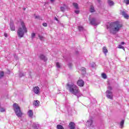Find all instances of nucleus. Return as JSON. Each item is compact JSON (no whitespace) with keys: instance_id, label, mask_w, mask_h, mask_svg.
I'll list each match as a JSON object with an SVG mask.
<instances>
[{"instance_id":"25","label":"nucleus","mask_w":129,"mask_h":129,"mask_svg":"<svg viewBox=\"0 0 129 129\" xmlns=\"http://www.w3.org/2000/svg\"><path fill=\"white\" fill-rule=\"evenodd\" d=\"M123 124H124V120H122L120 123V125L121 126V128H122V126H123Z\"/></svg>"},{"instance_id":"7","label":"nucleus","mask_w":129,"mask_h":129,"mask_svg":"<svg viewBox=\"0 0 129 129\" xmlns=\"http://www.w3.org/2000/svg\"><path fill=\"white\" fill-rule=\"evenodd\" d=\"M84 84L85 83L83 80L79 78V80L77 81V85H78V86H80V87H83L84 86Z\"/></svg>"},{"instance_id":"42","label":"nucleus","mask_w":129,"mask_h":129,"mask_svg":"<svg viewBox=\"0 0 129 129\" xmlns=\"http://www.w3.org/2000/svg\"><path fill=\"white\" fill-rule=\"evenodd\" d=\"M54 20H55V21H57V22H59V20H58V18H57V17H55V18H54Z\"/></svg>"},{"instance_id":"13","label":"nucleus","mask_w":129,"mask_h":129,"mask_svg":"<svg viewBox=\"0 0 129 129\" xmlns=\"http://www.w3.org/2000/svg\"><path fill=\"white\" fill-rule=\"evenodd\" d=\"M33 105L36 107H38V106H40V101L38 100H34L33 102Z\"/></svg>"},{"instance_id":"20","label":"nucleus","mask_w":129,"mask_h":129,"mask_svg":"<svg viewBox=\"0 0 129 129\" xmlns=\"http://www.w3.org/2000/svg\"><path fill=\"white\" fill-rule=\"evenodd\" d=\"M103 52L105 55V56H106V53L108 52V50H107V49H106V47H103Z\"/></svg>"},{"instance_id":"23","label":"nucleus","mask_w":129,"mask_h":129,"mask_svg":"<svg viewBox=\"0 0 129 129\" xmlns=\"http://www.w3.org/2000/svg\"><path fill=\"white\" fill-rule=\"evenodd\" d=\"M78 30H79V31H80V32H82V31H83V30H84V28H83V27H82L81 26H78Z\"/></svg>"},{"instance_id":"8","label":"nucleus","mask_w":129,"mask_h":129,"mask_svg":"<svg viewBox=\"0 0 129 129\" xmlns=\"http://www.w3.org/2000/svg\"><path fill=\"white\" fill-rule=\"evenodd\" d=\"M87 125H88V126H90L91 127H94V124L93 123V120L92 119H89L87 121L86 123Z\"/></svg>"},{"instance_id":"29","label":"nucleus","mask_w":129,"mask_h":129,"mask_svg":"<svg viewBox=\"0 0 129 129\" xmlns=\"http://www.w3.org/2000/svg\"><path fill=\"white\" fill-rule=\"evenodd\" d=\"M38 37H39V39H40V40L41 41H43V40H44V37L42 36V35H38Z\"/></svg>"},{"instance_id":"14","label":"nucleus","mask_w":129,"mask_h":129,"mask_svg":"<svg viewBox=\"0 0 129 129\" xmlns=\"http://www.w3.org/2000/svg\"><path fill=\"white\" fill-rule=\"evenodd\" d=\"M69 127L70 129H75V123L73 122H71L69 124Z\"/></svg>"},{"instance_id":"12","label":"nucleus","mask_w":129,"mask_h":129,"mask_svg":"<svg viewBox=\"0 0 129 129\" xmlns=\"http://www.w3.org/2000/svg\"><path fill=\"white\" fill-rule=\"evenodd\" d=\"M27 114L29 117L32 118L34 116V112H33V110H29V111L27 112Z\"/></svg>"},{"instance_id":"9","label":"nucleus","mask_w":129,"mask_h":129,"mask_svg":"<svg viewBox=\"0 0 129 129\" xmlns=\"http://www.w3.org/2000/svg\"><path fill=\"white\" fill-rule=\"evenodd\" d=\"M10 29L11 31H16V27L14 24V21H11L10 22Z\"/></svg>"},{"instance_id":"11","label":"nucleus","mask_w":129,"mask_h":129,"mask_svg":"<svg viewBox=\"0 0 129 129\" xmlns=\"http://www.w3.org/2000/svg\"><path fill=\"white\" fill-rule=\"evenodd\" d=\"M121 15H122V16H123V17H124V18H125V19H126V20H128V15H127V14H126V13H125V12H124V11H122L121 12Z\"/></svg>"},{"instance_id":"3","label":"nucleus","mask_w":129,"mask_h":129,"mask_svg":"<svg viewBox=\"0 0 129 129\" xmlns=\"http://www.w3.org/2000/svg\"><path fill=\"white\" fill-rule=\"evenodd\" d=\"M21 26L17 30V35L19 38H23L25 34L28 33V29L26 27V24L23 21H21Z\"/></svg>"},{"instance_id":"46","label":"nucleus","mask_w":129,"mask_h":129,"mask_svg":"<svg viewBox=\"0 0 129 129\" xmlns=\"http://www.w3.org/2000/svg\"><path fill=\"white\" fill-rule=\"evenodd\" d=\"M24 11H26V8H23Z\"/></svg>"},{"instance_id":"37","label":"nucleus","mask_w":129,"mask_h":129,"mask_svg":"<svg viewBox=\"0 0 129 129\" xmlns=\"http://www.w3.org/2000/svg\"><path fill=\"white\" fill-rule=\"evenodd\" d=\"M34 17L35 19H40V16H36V14H34Z\"/></svg>"},{"instance_id":"1","label":"nucleus","mask_w":129,"mask_h":129,"mask_svg":"<svg viewBox=\"0 0 129 129\" xmlns=\"http://www.w3.org/2000/svg\"><path fill=\"white\" fill-rule=\"evenodd\" d=\"M122 27V24H120L118 21H115L110 23L109 26H107V29H109L110 33L115 35V34H116L121 29Z\"/></svg>"},{"instance_id":"28","label":"nucleus","mask_w":129,"mask_h":129,"mask_svg":"<svg viewBox=\"0 0 129 129\" xmlns=\"http://www.w3.org/2000/svg\"><path fill=\"white\" fill-rule=\"evenodd\" d=\"M90 66H91V67H92V68H94L95 67V66H96V65L95 64V63L93 62L90 64Z\"/></svg>"},{"instance_id":"10","label":"nucleus","mask_w":129,"mask_h":129,"mask_svg":"<svg viewBox=\"0 0 129 129\" xmlns=\"http://www.w3.org/2000/svg\"><path fill=\"white\" fill-rule=\"evenodd\" d=\"M33 92L35 94H39V93H40V88L38 86L35 87L33 88Z\"/></svg>"},{"instance_id":"15","label":"nucleus","mask_w":129,"mask_h":129,"mask_svg":"<svg viewBox=\"0 0 129 129\" xmlns=\"http://www.w3.org/2000/svg\"><path fill=\"white\" fill-rule=\"evenodd\" d=\"M40 58L41 59V60H43V61H47V60H48V58H47L46 57V56H45V55H43V54H40Z\"/></svg>"},{"instance_id":"4","label":"nucleus","mask_w":129,"mask_h":129,"mask_svg":"<svg viewBox=\"0 0 129 129\" xmlns=\"http://www.w3.org/2000/svg\"><path fill=\"white\" fill-rule=\"evenodd\" d=\"M13 108L18 117H22L23 113L22 112V111H21V108H20V106H19V105L17 103L14 104Z\"/></svg>"},{"instance_id":"45","label":"nucleus","mask_w":129,"mask_h":129,"mask_svg":"<svg viewBox=\"0 0 129 129\" xmlns=\"http://www.w3.org/2000/svg\"><path fill=\"white\" fill-rule=\"evenodd\" d=\"M98 3H100V0H97Z\"/></svg>"},{"instance_id":"24","label":"nucleus","mask_w":129,"mask_h":129,"mask_svg":"<svg viewBox=\"0 0 129 129\" xmlns=\"http://www.w3.org/2000/svg\"><path fill=\"white\" fill-rule=\"evenodd\" d=\"M102 77L103 79H106V78H107V76H106V74H105V73L102 74Z\"/></svg>"},{"instance_id":"43","label":"nucleus","mask_w":129,"mask_h":129,"mask_svg":"<svg viewBox=\"0 0 129 129\" xmlns=\"http://www.w3.org/2000/svg\"><path fill=\"white\" fill-rule=\"evenodd\" d=\"M120 45H124V42L123 41L121 42Z\"/></svg>"},{"instance_id":"2","label":"nucleus","mask_w":129,"mask_h":129,"mask_svg":"<svg viewBox=\"0 0 129 129\" xmlns=\"http://www.w3.org/2000/svg\"><path fill=\"white\" fill-rule=\"evenodd\" d=\"M67 86L68 87L67 89H68L70 92L72 93V94H74V95H76L78 98L80 97V96L82 95L80 94V90H79V88H78V86H76V85L68 83Z\"/></svg>"},{"instance_id":"41","label":"nucleus","mask_w":129,"mask_h":129,"mask_svg":"<svg viewBox=\"0 0 129 129\" xmlns=\"http://www.w3.org/2000/svg\"><path fill=\"white\" fill-rule=\"evenodd\" d=\"M4 36L6 37V38H8V34L7 33H5Z\"/></svg>"},{"instance_id":"6","label":"nucleus","mask_w":129,"mask_h":129,"mask_svg":"<svg viewBox=\"0 0 129 129\" xmlns=\"http://www.w3.org/2000/svg\"><path fill=\"white\" fill-rule=\"evenodd\" d=\"M89 21H90V24L93 26H97L99 24L97 22L96 19L94 18H92L91 19H89Z\"/></svg>"},{"instance_id":"40","label":"nucleus","mask_w":129,"mask_h":129,"mask_svg":"<svg viewBox=\"0 0 129 129\" xmlns=\"http://www.w3.org/2000/svg\"><path fill=\"white\" fill-rule=\"evenodd\" d=\"M68 66L70 67V68H71V67L72 66V63H69Z\"/></svg>"},{"instance_id":"38","label":"nucleus","mask_w":129,"mask_h":129,"mask_svg":"<svg viewBox=\"0 0 129 129\" xmlns=\"http://www.w3.org/2000/svg\"><path fill=\"white\" fill-rule=\"evenodd\" d=\"M24 74L22 73H20L19 74V77H23V76H24Z\"/></svg>"},{"instance_id":"16","label":"nucleus","mask_w":129,"mask_h":129,"mask_svg":"<svg viewBox=\"0 0 129 129\" xmlns=\"http://www.w3.org/2000/svg\"><path fill=\"white\" fill-rule=\"evenodd\" d=\"M33 127L34 129H40V125L38 123H34Z\"/></svg>"},{"instance_id":"31","label":"nucleus","mask_w":129,"mask_h":129,"mask_svg":"<svg viewBox=\"0 0 129 129\" xmlns=\"http://www.w3.org/2000/svg\"><path fill=\"white\" fill-rule=\"evenodd\" d=\"M55 64H56L57 68H60L61 67V66L60 65V63L56 62Z\"/></svg>"},{"instance_id":"27","label":"nucleus","mask_w":129,"mask_h":129,"mask_svg":"<svg viewBox=\"0 0 129 129\" xmlns=\"http://www.w3.org/2000/svg\"><path fill=\"white\" fill-rule=\"evenodd\" d=\"M35 36H36V34H35V33H32L31 34V39H32V40H33V39H34V38H35Z\"/></svg>"},{"instance_id":"33","label":"nucleus","mask_w":129,"mask_h":129,"mask_svg":"<svg viewBox=\"0 0 129 129\" xmlns=\"http://www.w3.org/2000/svg\"><path fill=\"white\" fill-rule=\"evenodd\" d=\"M0 111L1 112H5V111H6V109H5L4 108H1Z\"/></svg>"},{"instance_id":"5","label":"nucleus","mask_w":129,"mask_h":129,"mask_svg":"<svg viewBox=\"0 0 129 129\" xmlns=\"http://www.w3.org/2000/svg\"><path fill=\"white\" fill-rule=\"evenodd\" d=\"M106 95L107 98H108L109 99H112L113 97V94H112V92L110 90L106 91Z\"/></svg>"},{"instance_id":"19","label":"nucleus","mask_w":129,"mask_h":129,"mask_svg":"<svg viewBox=\"0 0 129 129\" xmlns=\"http://www.w3.org/2000/svg\"><path fill=\"white\" fill-rule=\"evenodd\" d=\"M108 4L109 6H110V7H112V6L114 5V3L111 0H108Z\"/></svg>"},{"instance_id":"39","label":"nucleus","mask_w":129,"mask_h":129,"mask_svg":"<svg viewBox=\"0 0 129 129\" xmlns=\"http://www.w3.org/2000/svg\"><path fill=\"white\" fill-rule=\"evenodd\" d=\"M108 90H112V88L111 86L108 87Z\"/></svg>"},{"instance_id":"17","label":"nucleus","mask_w":129,"mask_h":129,"mask_svg":"<svg viewBox=\"0 0 129 129\" xmlns=\"http://www.w3.org/2000/svg\"><path fill=\"white\" fill-rule=\"evenodd\" d=\"M95 9L94 8V7L93 6H91L90 7V12L95 13Z\"/></svg>"},{"instance_id":"36","label":"nucleus","mask_w":129,"mask_h":129,"mask_svg":"<svg viewBox=\"0 0 129 129\" xmlns=\"http://www.w3.org/2000/svg\"><path fill=\"white\" fill-rule=\"evenodd\" d=\"M75 13L76 14H77V15H78V14H79V13H80V11H79V10H75Z\"/></svg>"},{"instance_id":"30","label":"nucleus","mask_w":129,"mask_h":129,"mask_svg":"<svg viewBox=\"0 0 129 129\" xmlns=\"http://www.w3.org/2000/svg\"><path fill=\"white\" fill-rule=\"evenodd\" d=\"M60 11L61 12H65V7H60Z\"/></svg>"},{"instance_id":"35","label":"nucleus","mask_w":129,"mask_h":129,"mask_svg":"<svg viewBox=\"0 0 129 129\" xmlns=\"http://www.w3.org/2000/svg\"><path fill=\"white\" fill-rule=\"evenodd\" d=\"M42 26H43V27H47V26H48V24H47V23H43L42 24Z\"/></svg>"},{"instance_id":"22","label":"nucleus","mask_w":129,"mask_h":129,"mask_svg":"<svg viewBox=\"0 0 129 129\" xmlns=\"http://www.w3.org/2000/svg\"><path fill=\"white\" fill-rule=\"evenodd\" d=\"M73 5L74 8H75V9H76L77 10H78V9H79V7H78V4L77 3H73Z\"/></svg>"},{"instance_id":"18","label":"nucleus","mask_w":129,"mask_h":129,"mask_svg":"<svg viewBox=\"0 0 129 129\" xmlns=\"http://www.w3.org/2000/svg\"><path fill=\"white\" fill-rule=\"evenodd\" d=\"M81 72H82V74L83 75H84L85 74H86V69H85V68H82L81 69Z\"/></svg>"},{"instance_id":"34","label":"nucleus","mask_w":129,"mask_h":129,"mask_svg":"<svg viewBox=\"0 0 129 129\" xmlns=\"http://www.w3.org/2000/svg\"><path fill=\"white\" fill-rule=\"evenodd\" d=\"M4 74L3 72H0V78L4 77Z\"/></svg>"},{"instance_id":"26","label":"nucleus","mask_w":129,"mask_h":129,"mask_svg":"<svg viewBox=\"0 0 129 129\" xmlns=\"http://www.w3.org/2000/svg\"><path fill=\"white\" fill-rule=\"evenodd\" d=\"M118 48H119V49H122L124 51V47H123L122 45H121V44H119L118 45Z\"/></svg>"},{"instance_id":"21","label":"nucleus","mask_w":129,"mask_h":129,"mask_svg":"<svg viewBox=\"0 0 129 129\" xmlns=\"http://www.w3.org/2000/svg\"><path fill=\"white\" fill-rule=\"evenodd\" d=\"M56 128L57 129H64V127H63V126H62L60 124H57L56 125Z\"/></svg>"},{"instance_id":"44","label":"nucleus","mask_w":129,"mask_h":129,"mask_svg":"<svg viewBox=\"0 0 129 129\" xmlns=\"http://www.w3.org/2000/svg\"><path fill=\"white\" fill-rule=\"evenodd\" d=\"M55 0H50V2H51V3H53V2H54Z\"/></svg>"},{"instance_id":"32","label":"nucleus","mask_w":129,"mask_h":129,"mask_svg":"<svg viewBox=\"0 0 129 129\" xmlns=\"http://www.w3.org/2000/svg\"><path fill=\"white\" fill-rule=\"evenodd\" d=\"M124 4H126V5H129V0H124Z\"/></svg>"}]
</instances>
